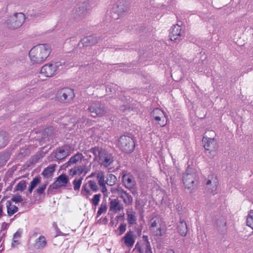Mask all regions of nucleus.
Here are the masks:
<instances>
[{"label": "nucleus", "instance_id": "nucleus-10", "mask_svg": "<svg viewBox=\"0 0 253 253\" xmlns=\"http://www.w3.org/2000/svg\"><path fill=\"white\" fill-rule=\"evenodd\" d=\"M114 161V158L112 154L104 150L101 153L98 162L101 167L108 168L111 167Z\"/></svg>", "mask_w": 253, "mask_h": 253}, {"label": "nucleus", "instance_id": "nucleus-60", "mask_svg": "<svg viewBox=\"0 0 253 253\" xmlns=\"http://www.w3.org/2000/svg\"><path fill=\"white\" fill-rule=\"evenodd\" d=\"M167 253H174V251L173 250H169V251Z\"/></svg>", "mask_w": 253, "mask_h": 253}, {"label": "nucleus", "instance_id": "nucleus-9", "mask_svg": "<svg viewBox=\"0 0 253 253\" xmlns=\"http://www.w3.org/2000/svg\"><path fill=\"white\" fill-rule=\"evenodd\" d=\"M88 110L93 117L102 116L107 112L104 105L101 104L99 102H94L90 103L88 106Z\"/></svg>", "mask_w": 253, "mask_h": 253}, {"label": "nucleus", "instance_id": "nucleus-21", "mask_svg": "<svg viewBox=\"0 0 253 253\" xmlns=\"http://www.w3.org/2000/svg\"><path fill=\"white\" fill-rule=\"evenodd\" d=\"M85 166L84 165H79L71 168L69 170V174L72 176L75 175H81L84 171Z\"/></svg>", "mask_w": 253, "mask_h": 253}, {"label": "nucleus", "instance_id": "nucleus-34", "mask_svg": "<svg viewBox=\"0 0 253 253\" xmlns=\"http://www.w3.org/2000/svg\"><path fill=\"white\" fill-rule=\"evenodd\" d=\"M83 177L75 178L73 181V187L75 191H79L82 183Z\"/></svg>", "mask_w": 253, "mask_h": 253}, {"label": "nucleus", "instance_id": "nucleus-12", "mask_svg": "<svg viewBox=\"0 0 253 253\" xmlns=\"http://www.w3.org/2000/svg\"><path fill=\"white\" fill-rule=\"evenodd\" d=\"M184 32L178 24L173 25L170 29L169 37L172 41L179 42L184 37Z\"/></svg>", "mask_w": 253, "mask_h": 253}, {"label": "nucleus", "instance_id": "nucleus-54", "mask_svg": "<svg viewBox=\"0 0 253 253\" xmlns=\"http://www.w3.org/2000/svg\"><path fill=\"white\" fill-rule=\"evenodd\" d=\"M155 235L156 236H162V229L161 227L158 228L155 232Z\"/></svg>", "mask_w": 253, "mask_h": 253}, {"label": "nucleus", "instance_id": "nucleus-51", "mask_svg": "<svg viewBox=\"0 0 253 253\" xmlns=\"http://www.w3.org/2000/svg\"><path fill=\"white\" fill-rule=\"evenodd\" d=\"M106 184H103L102 185H100V187H101V191L103 193L104 196H107V189L106 188Z\"/></svg>", "mask_w": 253, "mask_h": 253}, {"label": "nucleus", "instance_id": "nucleus-53", "mask_svg": "<svg viewBox=\"0 0 253 253\" xmlns=\"http://www.w3.org/2000/svg\"><path fill=\"white\" fill-rule=\"evenodd\" d=\"M157 225V222L156 220L152 222L151 226L149 228L150 230H153L155 227H156Z\"/></svg>", "mask_w": 253, "mask_h": 253}, {"label": "nucleus", "instance_id": "nucleus-8", "mask_svg": "<svg viewBox=\"0 0 253 253\" xmlns=\"http://www.w3.org/2000/svg\"><path fill=\"white\" fill-rule=\"evenodd\" d=\"M197 180V175L193 170L188 169L183 176V182L185 188L188 189L194 188Z\"/></svg>", "mask_w": 253, "mask_h": 253}, {"label": "nucleus", "instance_id": "nucleus-40", "mask_svg": "<svg viewBox=\"0 0 253 253\" xmlns=\"http://www.w3.org/2000/svg\"><path fill=\"white\" fill-rule=\"evenodd\" d=\"M88 185L89 188L94 192H96L99 189L96 182L94 180H89L88 181Z\"/></svg>", "mask_w": 253, "mask_h": 253}, {"label": "nucleus", "instance_id": "nucleus-37", "mask_svg": "<svg viewBox=\"0 0 253 253\" xmlns=\"http://www.w3.org/2000/svg\"><path fill=\"white\" fill-rule=\"evenodd\" d=\"M107 206L106 205V203H102L100 207L99 208L98 211L97 213V217H99L103 213L107 211Z\"/></svg>", "mask_w": 253, "mask_h": 253}, {"label": "nucleus", "instance_id": "nucleus-62", "mask_svg": "<svg viewBox=\"0 0 253 253\" xmlns=\"http://www.w3.org/2000/svg\"><path fill=\"white\" fill-rule=\"evenodd\" d=\"M93 173H92L90 175V177H92V176H93Z\"/></svg>", "mask_w": 253, "mask_h": 253}, {"label": "nucleus", "instance_id": "nucleus-55", "mask_svg": "<svg viewBox=\"0 0 253 253\" xmlns=\"http://www.w3.org/2000/svg\"><path fill=\"white\" fill-rule=\"evenodd\" d=\"M143 239L145 242H146V244H147L148 246H149V242L148 240V237L146 235H143Z\"/></svg>", "mask_w": 253, "mask_h": 253}, {"label": "nucleus", "instance_id": "nucleus-43", "mask_svg": "<svg viewBox=\"0 0 253 253\" xmlns=\"http://www.w3.org/2000/svg\"><path fill=\"white\" fill-rule=\"evenodd\" d=\"M22 234V231L20 230H18L13 235V238L12 239V242L11 244L12 247H15V246L14 245V243H17L18 241L15 240V238H20Z\"/></svg>", "mask_w": 253, "mask_h": 253}, {"label": "nucleus", "instance_id": "nucleus-48", "mask_svg": "<svg viewBox=\"0 0 253 253\" xmlns=\"http://www.w3.org/2000/svg\"><path fill=\"white\" fill-rule=\"evenodd\" d=\"M126 224L124 223H122L119 227V235H122L126 230Z\"/></svg>", "mask_w": 253, "mask_h": 253}, {"label": "nucleus", "instance_id": "nucleus-7", "mask_svg": "<svg viewBox=\"0 0 253 253\" xmlns=\"http://www.w3.org/2000/svg\"><path fill=\"white\" fill-rule=\"evenodd\" d=\"M25 20L23 13H16L7 20V24L10 29H16L22 25Z\"/></svg>", "mask_w": 253, "mask_h": 253}, {"label": "nucleus", "instance_id": "nucleus-59", "mask_svg": "<svg viewBox=\"0 0 253 253\" xmlns=\"http://www.w3.org/2000/svg\"><path fill=\"white\" fill-rule=\"evenodd\" d=\"M34 189V188H33L30 186L28 188V191L30 193H31Z\"/></svg>", "mask_w": 253, "mask_h": 253}, {"label": "nucleus", "instance_id": "nucleus-16", "mask_svg": "<svg viewBox=\"0 0 253 253\" xmlns=\"http://www.w3.org/2000/svg\"><path fill=\"white\" fill-rule=\"evenodd\" d=\"M122 240L124 241L125 245L127 247H132L135 243L133 232L131 230L127 231Z\"/></svg>", "mask_w": 253, "mask_h": 253}, {"label": "nucleus", "instance_id": "nucleus-17", "mask_svg": "<svg viewBox=\"0 0 253 253\" xmlns=\"http://www.w3.org/2000/svg\"><path fill=\"white\" fill-rule=\"evenodd\" d=\"M109 209L110 211L117 213L124 209V206L118 199H114L110 202Z\"/></svg>", "mask_w": 253, "mask_h": 253}, {"label": "nucleus", "instance_id": "nucleus-29", "mask_svg": "<svg viewBox=\"0 0 253 253\" xmlns=\"http://www.w3.org/2000/svg\"><path fill=\"white\" fill-rule=\"evenodd\" d=\"M46 244L45 238L43 236H41L36 240L35 247L38 249H42L46 245Z\"/></svg>", "mask_w": 253, "mask_h": 253}, {"label": "nucleus", "instance_id": "nucleus-25", "mask_svg": "<svg viewBox=\"0 0 253 253\" xmlns=\"http://www.w3.org/2000/svg\"><path fill=\"white\" fill-rule=\"evenodd\" d=\"M127 220L129 225H133L136 224L137 216L136 213L134 211H127L126 212Z\"/></svg>", "mask_w": 253, "mask_h": 253}, {"label": "nucleus", "instance_id": "nucleus-45", "mask_svg": "<svg viewBox=\"0 0 253 253\" xmlns=\"http://www.w3.org/2000/svg\"><path fill=\"white\" fill-rule=\"evenodd\" d=\"M47 183H44V184H43L42 185H41L40 186H39L37 189H36V192L37 193L39 194V195H42V194L45 189H46V186H47Z\"/></svg>", "mask_w": 253, "mask_h": 253}, {"label": "nucleus", "instance_id": "nucleus-64", "mask_svg": "<svg viewBox=\"0 0 253 253\" xmlns=\"http://www.w3.org/2000/svg\"><path fill=\"white\" fill-rule=\"evenodd\" d=\"M132 194H135V192L134 191H132Z\"/></svg>", "mask_w": 253, "mask_h": 253}, {"label": "nucleus", "instance_id": "nucleus-46", "mask_svg": "<svg viewBox=\"0 0 253 253\" xmlns=\"http://www.w3.org/2000/svg\"><path fill=\"white\" fill-rule=\"evenodd\" d=\"M41 180L38 177H35L32 180L30 183V186L35 188L40 183Z\"/></svg>", "mask_w": 253, "mask_h": 253}, {"label": "nucleus", "instance_id": "nucleus-63", "mask_svg": "<svg viewBox=\"0 0 253 253\" xmlns=\"http://www.w3.org/2000/svg\"><path fill=\"white\" fill-rule=\"evenodd\" d=\"M15 244H18V242L17 243H14V245L15 246Z\"/></svg>", "mask_w": 253, "mask_h": 253}, {"label": "nucleus", "instance_id": "nucleus-56", "mask_svg": "<svg viewBox=\"0 0 253 253\" xmlns=\"http://www.w3.org/2000/svg\"><path fill=\"white\" fill-rule=\"evenodd\" d=\"M44 133H47L50 135L51 134V130L50 128H47L44 130Z\"/></svg>", "mask_w": 253, "mask_h": 253}, {"label": "nucleus", "instance_id": "nucleus-28", "mask_svg": "<svg viewBox=\"0 0 253 253\" xmlns=\"http://www.w3.org/2000/svg\"><path fill=\"white\" fill-rule=\"evenodd\" d=\"M8 143V136L6 132L0 131V148L5 147Z\"/></svg>", "mask_w": 253, "mask_h": 253}, {"label": "nucleus", "instance_id": "nucleus-22", "mask_svg": "<svg viewBox=\"0 0 253 253\" xmlns=\"http://www.w3.org/2000/svg\"><path fill=\"white\" fill-rule=\"evenodd\" d=\"M105 149H102V148L99 147H94L87 150V152L92 153L94 156V160H99L100 156L101 155V153L103 152Z\"/></svg>", "mask_w": 253, "mask_h": 253}, {"label": "nucleus", "instance_id": "nucleus-23", "mask_svg": "<svg viewBox=\"0 0 253 253\" xmlns=\"http://www.w3.org/2000/svg\"><path fill=\"white\" fill-rule=\"evenodd\" d=\"M55 165H51L45 168L42 171V175L45 178H49L52 176L55 169Z\"/></svg>", "mask_w": 253, "mask_h": 253}, {"label": "nucleus", "instance_id": "nucleus-3", "mask_svg": "<svg viewBox=\"0 0 253 253\" xmlns=\"http://www.w3.org/2000/svg\"><path fill=\"white\" fill-rule=\"evenodd\" d=\"M118 146L124 152L130 153L134 150L135 148L133 139L129 136H122L119 140Z\"/></svg>", "mask_w": 253, "mask_h": 253}, {"label": "nucleus", "instance_id": "nucleus-4", "mask_svg": "<svg viewBox=\"0 0 253 253\" xmlns=\"http://www.w3.org/2000/svg\"><path fill=\"white\" fill-rule=\"evenodd\" d=\"M90 10V6L87 1H84L77 5L73 11V17L76 21L83 19Z\"/></svg>", "mask_w": 253, "mask_h": 253}, {"label": "nucleus", "instance_id": "nucleus-35", "mask_svg": "<svg viewBox=\"0 0 253 253\" xmlns=\"http://www.w3.org/2000/svg\"><path fill=\"white\" fill-rule=\"evenodd\" d=\"M212 183L213 184V186H212V188L211 189V193H212L213 195H214V192H215L216 191V189H217V181L216 180V179L215 178H214V179H213L212 182L211 180L208 179L207 181L206 185L207 186H209V185H211Z\"/></svg>", "mask_w": 253, "mask_h": 253}, {"label": "nucleus", "instance_id": "nucleus-58", "mask_svg": "<svg viewBox=\"0 0 253 253\" xmlns=\"http://www.w3.org/2000/svg\"><path fill=\"white\" fill-rule=\"evenodd\" d=\"M3 206L2 205L0 204V218L1 217V216H2V214H3Z\"/></svg>", "mask_w": 253, "mask_h": 253}, {"label": "nucleus", "instance_id": "nucleus-57", "mask_svg": "<svg viewBox=\"0 0 253 253\" xmlns=\"http://www.w3.org/2000/svg\"><path fill=\"white\" fill-rule=\"evenodd\" d=\"M146 252L147 253H148L149 252H151V248L150 244H149V246H148L147 244H146Z\"/></svg>", "mask_w": 253, "mask_h": 253}, {"label": "nucleus", "instance_id": "nucleus-50", "mask_svg": "<svg viewBox=\"0 0 253 253\" xmlns=\"http://www.w3.org/2000/svg\"><path fill=\"white\" fill-rule=\"evenodd\" d=\"M115 86L116 85L113 84H110L107 85V86L106 87V92H113L114 91H115L114 86Z\"/></svg>", "mask_w": 253, "mask_h": 253}, {"label": "nucleus", "instance_id": "nucleus-47", "mask_svg": "<svg viewBox=\"0 0 253 253\" xmlns=\"http://www.w3.org/2000/svg\"><path fill=\"white\" fill-rule=\"evenodd\" d=\"M11 200L13 202H14L16 203H20V202H23V199L21 195H15L12 197Z\"/></svg>", "mask_w": 253, "mask_h": 253}, {"label": "nucleus", "instance_id": "nucleus-31", "mask_svg": "<svg viewBox=\"0 0 253 253\" xmlns=\"http://www.w3.org/2000/svg\"><path fill=\"white\" fill-rule=\"evenodd\" d=\"M106 178V184L109 186L114 185L117 180L116 176L111 173L107 174Z\"/></svg>", "mask_w": 253, "mask_h": 253}, {"label": "nucleus", "instance_id": "nucleus-18", "mask_svg": "<svg viewBox=\"0 0 253 253\" xmlns=\"http://www.w3.org/2000/svg\"><path fill=\"white\" fill-rule=\"evenodd\" d=\"M83 158L84 156L82 153H77L72 156L69 160L65 164V167H71L74 165L77 164L79 162L81 163Z\"/></svg>", "mask_w": 253, "mask_h": 253}, {"label": "nucleus", "instance_id": "nucleus-14", "mask_svg": "<svg viewBox=\"0 0 253 253\" xmlns=\"http://www.w3.org/2000/svg\"><path fill=\"white\" fill-rule=\"evenodd\" d=\"M100 38L95 36H90L84 38L78 44L80 47L93 45L98 42Z\"/></svg>", "mask_w": 253, "mask_h": 253}, {"label": "nucleus", "instance_id": "nucleus-15", "mask_svg": "<svg viewBox=\"0 0 253 253\" xmlns=\"http://www.w3.org/2000/svg\"><path fill=\"white\" fill-rule=\"evenodd\" d=\"M130 97L128 96L127 97L126 96H123L120 99V101L122 103H120V109L123 112H126V111L133 110V107L131 105L129 104Z\"/></svg>", "mask_w": 253, "mask_h": 253}, {"label": "nucleus", "instance_id": "nucleus-2", "mask_svg": "<svg viewBox=\"0 0 253 253\" xmlns=\"http://www.w3.org/2000/svg\"><path fill=\"white\" fill-rule=\"evenodd\" d=\"M127 9V6L124 0H119L109 11H107V16H109L112 20H117L124 14Z\"/></svg>", "mask_w": 253, "mask_h": 253}, {"label": "nucleus", "instance_id": "nucleus-26", "mask_svg": "<svg viewBox=\"0 0 253 253\" xmlns=\"http://www.w3.org/2000/svg\"><path fill=\"white\" fill-rule=\"evenodd\" d=\"M6 206L8 216H10L12 215L18 210V207L15 205H12L10 201H7L6 202Z\"/></svg>", "mask_w": 253, "mask_h": 253}, {"label": "nucleus", "instance_id": "nucleus-42", "mask_svg": "<svg viewBox=\"0 0 253 253\" xmlns=\"http://www.w3.org/2000/svg\"><path fill=\"white\" fill-rule=\"evenodd\" d=\"M164 113L163 112V111H162L161 109H160L159 108H155L154 109L152 113H151V116L152 117H153V118H155L156 116H162V114H164Z\"/></svg>", "mask_w": 253, "mask_h": 253}, {"label": "nucleus", "instance_id": "nucleus-32", "mask_svg": "<svg viewBox=\"0 0 253 253\" xmlns=\"http://www.w3.org/2000/svg\"><path fill=\"white\" fill-rule=\"evenodd\" d=\"M156 122H157L158 124H159L161 126H165L167 122L166 121V117L165 114H162V116H156L155 118H153Z\"/></svg>", "mask_w": 253, "mask_h": 253}, {"label": "nucleus", "instance_id": "nucleus-38", "mask_svg": "<svg viewBox=\"0 0 253 253\" xmlns=\"http://www.w3.org/2000/svg\"><path fill=\"white\" fill-rule=\"evenodd\" d=\"M101 195L100 194H95L91 200V203L95 207L98 206Z\"/></svg>", "mask_w": 253, "mask_h": 253}, {"label": "nucleus", "instance_id": "nucleus-20", "mask_svg": "<svg viewBox=\"0 0 253 253\" xmlns=\"http://www.w3.org/2000/svg\"><path fill=\"white\" fill-rule=\"evenodd\" d=\"M204 147L206 150L210 151L214 147L216 141L214 138L204 136L202 139Z\"/></svg>", "mask_w": 253, "mask_h": 253}, {"label": "nucleus", "instance_id": "nucleus-6", "mask_svg": "<svg viewBox=\"0 0 253 253\" xmlns=\"http://www.w3.org/2000/svg\"><path fill=\"white\" fill-rule=\"evenodd\" d=\"M111 191L112 193L118 194V196L123 200L126 206H129L132 204V197L120 186L118 185L116 187L111 188Z\"/></svg>", "mask_w": 253, "mask_h": 253}, {"label": "nucleus", "instance_id": "nucleus-11", "mask_svg": "<svg viewBox=\"0 0 253 253\" xmlns=\"http://www.w3.org/2000/svg\"><path fill=\"white\" fill-rule=\"evenodd\" d=\"M56 97L59 101H69L75 97L74 91L70 88H63L57 92Z\"/></svg>", "mask_w": 253, "mask_h": 253}, {"label": "nucleus", "instance_id": "nucleus-13", "mask_svg": "<svg viewBox=\"0 0 253 253\" xmlns=\"http://www.w3.org/2000/svg\"><path fill=\"white\" fill-rule=\"evenodd\" d=\"M122 182L124 186L129 190L132 189L136 184L134 177L130 174H124L122 176Z\"/></svg>", "mask_w": 253, "mask_h": 253}, {"label": "nucleus", "instance_id": "nucleus-33", "mask_svg": "<svg viewBox=\"0 0 253 253\" xmlns=\"http://www.w3.org/2000/svg\"><path fill=\"white\" fill-rule=\"evenodd\" d=\"M105 178V175L103 171H100L97 173L96 178L99 185L106 184Z\"/></svg>", "mask_w": 253, "mask_h": 253}, {"label": "nucleus", "instance_id": "nucleus-1", "mask_svg": "<svg viewBox=\"0 0 253 253\" xmlns=\"http://www.w3.org/2000/svg\"><path fill=\"white\" fill-rule=\"evenodd\" d=\"M51 52L50 46L47 44H40L33 47L29 53L33 63H41L44 61Z\"/></svg>", "mask_w": 253, "mask_h": 253}, {"label": "nucleus", "instance_id": "nucleus-52", "mask_svg": "<svg viewBox=\"0 0 253 253\" xmlns=\"http://www.w3.org/2000/svg\"><path fill=\"white\" fill-rule=\"evenodd\" d=\"M9 226V224L6 222H3L1 224V230H6L8 227Z\"/></svg>", "mask_w": 253, "mask_h": 253}, {"label": "nucleus", "instance_id": "nucleus-27", "mask_svg": "<svg viewBox=\"0 0 253 253\" xmlns=\"http://www.w3.org/2000/svg\"><path fill=\"white\" fill-rule=\"evenodd\" d=\"M69 155V151L65 150L63 149L60 148L57 149L55 154V157L59 160H61L65 158Z\"/></svg>", "mask_w": 253, "mask_h": 253}, {"label": "nucleus", "instance_id": "nucleus-41", "mask_svg": "<svg viewBox=\"0 0 253 253\" xmlns=\"http://www.w3.org/2000/svg\"><path fill=\"white\" fill-rule=\"evenodd\" d=\"M226 222L223 218H220L216 221V225L219 228V230L222 228H224L226 226Z\"/></svg>", "mask_w": 253, "mask_h": 253}, {"label": "nucleus", "instance_id": "nucleus-49", "mask_svg": "<svg viewBox=\"0 0 253 253\" xmlns=\"http://www.w3.org/2000/svg\"><path fill=\"white\" fill-rule=\"evenodd\" d=\"M57 187H56L54 186V183H53L52 184L50 185L47 190V194H53L54 193L53 191L54 189H58Z\"/></svg>", "mask_w": 253, "mask_h": 253}, {"label": "nucleus", "instance_id": "nucleus-24", "mask_svg": "<svg viewBox=\"0 0 253 253\" xmlns=\"http://www.w3.org/2000/svg\"><path fill=\"white\" fill-rule=\"evenodd\" d=\"M178 233L182 236H185L187 233V227L184 220H180L177 225Z\"/></svg>", "mask_w": 253, "mask_h": 253}, {"label": "nucleus", "instance_id": "nucleus-36", "mask_svg": "<svg viewBox=\"0 0 253 253\" xmlns=\"http://www.w3.org/2000/svg\"><path fill=\"white\" fill-rule=\"evenodd\" d=\"M247 224L253 229V211L251 210L247 218Z\"/></svg>", "mask_w": 253, "mask_h": 253}, {"label": "nucleus", "instance_id": "nucleus-44", "mask_svg": "<svg viewBox=\"0 0 253 253\" xmlns=\"http://www.w3.org/2000/svg\"><path fill=\"white\" fill-rule=\"evenodd\" d=\"M87 193H89V190L87 188L86 185H84L82 186L81 194L83 196L85 197L86 199H88V196L87 195Z\"/></svg>", "mask_w": 253, "mask_h": 253}, {"label": "nucleus", "instance_id": "nucleus-61", "mask_svg": "<svg viewBox=\"0 0 253 253\" xmlns=\"http://www.w3.org/2000/svg\"><path fill=\"white\" fill-rule=\"evenodd\" d=\"M91 193L90 192V191H89V193H87V195L88 196V197L91 195Z\"/></svg>", "mask_w": 253, "mask_h": 253}, {"label": "nucleus", "instance_id": "nucleus-30", "mask_svg": "<svg viewBox=\"0 0 253 253\" xmlns=\"http://www.w3.org/2000/svg\"><path fill=\"white\" fill-rule=\"evenodd\" d=\"M10 153L8 152L0 153V167L5 165L10 158Z\"/></svg>", "mask_w": 253, "mask_h": 253}, {"label": "nucleus", "instance_id": "nucleus-19", "mask_svg": "<svg viewBox=\"0 0 253 253\" xmlns=\"http://www.w3.org/2000/svg\"><path fill=\"white\" fill-rule=\"evenodd\" d=\"M69 178L68 176L64 174L59 175L54 182V186L58 189L61 187H65L68 182Z\"/></svg>", "mask_w": 253, "mask_h": 253}, {"label": "nucleus", "instance_id": "nucleus-39", "mask_svg": "<svg viewBox=\"0 0 253 253\" xmlns=\"http://www.w3.org/2000/svg\"><path fill=\"white\" fill-rule=\"evenodd\" d=\"M26 187V183L24 180L20 181L16 187V190L23 191Z\"/></svg>", "mask_w": 253, "mask_h": 253}, {"label": "nucleus", "instance_id": "nucleus-5", "mask_svg": "<svg viewBox=\"0 0 253 253\" xmlns=\"http://www.w3.org/2000/svg\"><path fill=\"white\" fill-rule=\"evenodd\" d=\"M62 69L60 62H55L44 65L41 70V73L45 77H52L59 70Z\"/></svg>", "mask_w": 253, "mask_h": 253}]
</instances>
